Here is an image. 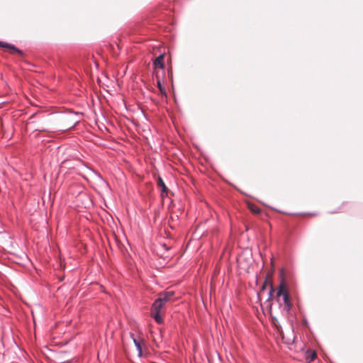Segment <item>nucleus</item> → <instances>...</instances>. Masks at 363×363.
I'll list each match as a JSON object with an SVG mask.
<instances>
[{
	"label": "nucleus",
	"mask_w": 363,
	"mask_h": 363,
	"mask_svg": "<svg viewBox=\"0 0 363 363\" xmlns=\"http://www.w3.org/2000/svg\"><path fill=\"white\" fill-rule=\"evenodd\" d=\"M276 297L279 302L280 301V298L282 297L284 301L283 310L286 312H289L292 308V303L290 298L288 286L284 279H281L277 287Z\"/></svg>",
	"instance_id": "1"
},
{
	"label": "nucleus",
	"mask_w": 363,
	"mask_h": 363,
	"mask_svg": "<svg viewBox=\"0 0 363 363\" xmlns=\"http://www.w3.org/2000/svg\"><path fill=\"white\" fill-rule=\"evenodd\" d=\"M157 186L159 188L161 189V191H162L161 196L162 198H164V196L167 195L168 189L166 186L164 181L162 180V179L161 177H158V179H157Z\"/></svg>",
	"instance_id": "8"
},
{
	"label": "nucleus",
	"mask_w": 363,
	"mask_h": 363,
	"mask_svg": "<svg viewBox=\"0 0 363 363\" xmlns=\"http://www.w3.org/2000/svg\"><path fill=\"white\" fill-rule=\"evenodd\" d=\"M164 304L160 302V300H155L151 308V316L155 319L157 323H162L163 322V311Z\"/></svg>",
	"instance_id": "2"
},
{
	"label": "nucleus",
	"mask_w": 363,
	"mask_h": 363,
	"mask_svg": "<svg viewBox=\"0 0 363 363\" xmlns=\"http://www.w3.org/2000/svg\"><path fill=\"white\" fill-rule=\"evenodd\" d=\"M251 211L255 213H259L260 212V209L258 207H253L251 208Z\"/></svg>",
	"instance_id": "10"
},
{
	"label": "nucleus",
	"mask_w": 363,
	"mask_h": 363,
	"mask_svg": "<svg viewBox=\"0 0 363 363\" xmlns=\"http://www.w3.org/2000/svg\"><path fill=\"white\" fill-rule=\"evenodd\" d=\"M315 357H316V354H315V352H313L311 356L310 360L313 361Z\"/></svg>",
	"instance_id": "11"
},
{
	"label": "nucleus",
	"mask_w": 363,
	"mask_h": 363,
	"mask_svg": "<svg viewBox=\"0 0 363 363\" xmlns=\"http://www.w3.org/2000/svg\"><path fill=\"white\" fill-rule=\"evenodd\" d=\"M157 87L160 89V91L162 94H166V90L165 88L162 86L161 81L160 79H157Z\"/></svg>",
	"instance_id": "9"
},
{
	"label": "nucleus",
	"mask_w": 363,
	"mask_h": 363,
	"mask_svg": "<svg viewBox=\"0 0 363 363\" xmlns=\"http://www.w3.org/2000/svg\"><path fill=\"white\" fill-rule=\"evenodd\" d=\"M164 55L162 54L160 56H158L153 62L154 67L155 69L160 68V69H164Z\"/></svg>",
	"instance_id": "7"
},
{
	"label": "nucleus",
	"mask_w": 363,
	"mask_h": 363,
	"mask_svg": "<svg viewBox=\"0 0 363 363\" xmlns=\"http://www.w3.org/2000/svg\"><path fill=\"white\" fill-rule=\"evenodd\" d=\"M0 48H5L8 50L10 53H16L19 55L21 57H23L24 54L23 51L20 50L17 48H16L13 45L9 44L8 43L0 41Z\"/></svg>",
	"instance_id": "3"
},
{
	"label": "nucleus",
	"mask_w": 363,
	"mask_h": 363,
	"mask_svg": "<svg viewBox=\"0 0 363 363\" xmlns=\"http://www.w3.org/2000/svg\"><path fill=\"white\" fill-rule=\"evenodd\" d=\"M174 295V292L173 291H164L159 294V297L157 298V300H160V302L165 305L166 303L171 300Z\"/></svg>",
	"instance_id": "4"
},
{
	"label": "nucleus",
	"mask_w": 363,
	"mask_h": 363,
	"mask_svg": "<svg viewBox=\"0 0 363 363\" xmlns=\"http://www.w3.org/2000/svg\"><path fill=\"white\" fill-rule=\"evenodd\" d=\"M130 336L133 338V342L135 344L137 355L138 357H141L142 354H143L142 344L143 343V340H137V339L134 338L133 335L132 333L130 334Z\"/></svg>",
	"instance_id": "6"
},
{
	"label": "nucleus",
	"mask_w": 363,
	"mask_h": 363,
	"mask_svg": "<svg viewBox=\"0 0 363 363\" xmlns=\"http://www.w3.org/2000/svg\"><path fill=\"white\" fill-rule=\"evenodd\" d=\"M267 286H269L270 288V290H269V298H270L274 292V289L272 281V276L270 274L267 275L266 279L262 286V291L264 290Z\"/></svg>",
	"instance_id": "5"
}]
</instances>
